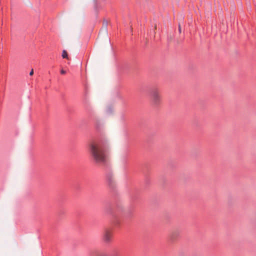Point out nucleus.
I'll use <instances>...</instances> for the list:
<instances>
[{"label": "nucleus", "instance_id": "20e7f679", "mask_svg": "<svg viewBox=\"0 0 256 256\" xmlns=\"http://www.w3.org/2000/svg\"><path fill=\"white\" fill-rule=\"evenodd\" d=\"M108 184L110 186H113L114 185L115 182L114 178L112 176H110L109 178H108Z\"/></svg>", "mask_w": 256, "mask_h": 256}, {"label": "nucleus", "instance_id": "39448f33", "mask_svg": "<svg viewBox=\"0 0 256 256\" xmlns=\"http://www.w3.org/2000/svg\"><path fill=\"white\" fill-rule=\"evenodd\" d=\"M178 236V232H173L171 233L170 235V238L172 240H174L176 237Z\"/></svg>", "mask_w": 256, "mask_h": 256}, {"label": "nucleus", "instance_id": "423d86ee", "mask_svg": "<svg viewBox=\"0 0 256 256\" xmlns=\"http://www.w3.org/2000/svg\"><path fill=\"white\" fill-rule=\"evenodd\" d=\"M62 57L64 58L68 59V53L66 50H63L62 53Z\"/></svg>", "mask_w": 256, "mask_h": 256}, {"label": "nucleus", "instance_id": "f257e3e1", "mask_svg": "<svg viewBox=\"0 0 256 256\" xmlns=\"http://www.w3.org/2000/svg\"><path fill=\"white\" fill-rule=\"evenodd\" d=\"M89 151L94 160L97 163L106 161V156L102 146L98 142H92L89 144Z\"/></svg>", "mask_w": 256, "mask_h": 256}, {"label": "nucleus", "instance_id": "6e6552de", "mask_svg": "<svg viewBox=\"0 0 256 256\" xmlns=\"http://www.w3.org/2000/svg\"><path fill=\"white\" fill-rule=\"evenodd\" d=\"M66 71H65V70H61V71H60V73H61L62 74H66Z\"/></svg>", "mask_w": 256, "mask_h": 256}, {"label": "nucleus", "instance_id": "f03ea898", "mask_svg": "<svg viewBox=\"0 0 256 256\" xmlns=\"http://www.w3.org/2000/svg\"><path fill=\"white\" fill-rule=\"evenodd\" d=\"M151 102L153 106H158L162 102V98L160 91L158 88H154L150 93Z\"/></svg>", "mask_w": 256, "mask_h": 256}, {"label": "nucleus", "instance_id": "0eeeda50", "mask_svg": "<svg viewBox=\"0 0 256 256\" xmlns=\"http://www.w3.org/2000/svg\"><path fill=\"white\" fill-rule=\"evenodd\" d=\"M33 74H34V70L32 69L31 70V71L30 72V76H32Z\"/></svg>", "mask_w": 256, "mask_h": 256}, {"label": "nucleus", "instance_id": "7ed1b4c3", "mask_svg": "<svg viewBox=\"0 0 256 256\" xmlns=\"http://www.w3.org/2000/svg\"><path fill=\"white\" fill-rule=\"evenodd\" d=\"M112 240V231L109 228H105L102 234V240L106 244H110Z\"/></svg>", "mask_w": 256, "mask_h": 256}, {"label": "nucleus", "instance_id": "1a4fd4ad", "mask_svg": "<svg viewBox=\"0 0 256 256\" xmlns=\"http://www.w3.org/2000/svg\"><path fill=\"white\" fill-rule=\"evenodd\" d=\"M178 30L180 32H181V28L180 25H179Z\"/></svg>", "mask_w": 256, "mask_h": 256}]
</instances>
